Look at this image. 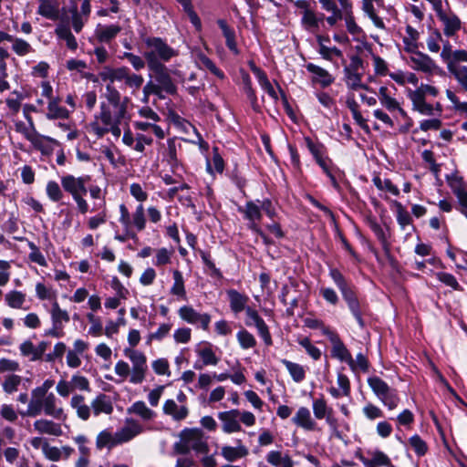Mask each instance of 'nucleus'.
Returning <instances> with one entry per match:
<instances>
[{
	"label": "nucleus",
	"mask_w": 467,
	"mask_h": 467,
	"mask_svg": "<svg viewBox=\"0 0 467 467\" xmlns=\"http://www.w3.org/2000/svg\"><path fill=\"white\" fill-rule=\"evenodd\" d=\"M53 386V379H46L41 386L32 389L27 410L21 414L27 417H36L44 412L47 416L56 420H66L63 408L57 405V397L54 393L48 392Z\"/></svg>",
	"instance_id": "f257e3e1"
},
{
	"label": "nucleus",
	"mask_w": 467,
	"mask_h": 467,
	"mask_svg": "<svg viewBox=\"0 0 467 467\" xmlns=\"http://www.w3.org/2000/svg\"><path fill=\"white\" fill-rule=\"evenodd\" d=\"M180 441L173 444L174 454H188L191 450L197 453H207L209 446L202 430L199 428H185L180 434Z\"/></svg>",
	"instance_id": "f03ea898"
},
{
	"label": "nucleus",
	"mask_w": 467,
	"mask_h": 467,
	"mask_svg": "<svg viewBox=\"0 0 467 467\" xmlns=\"http://www.w3.org/2000/svg\"><path fill=\"white\" fill-rule=\"evenodd\" d=\"M147 50L143 57L147 66L164 64L177 55V52L171 47L161 37H146L144 39Z\"/></svg>",
	"instance_id": "7ed1b4c3"
},
{
	"label": "nucleus",
	"mask_w": 467,
	"mask_h": 467,
	"mask_svg": "<svg viewBox=\"0 0 467 467\" xmlns=\"http://www.w3.org/2000/svg\"><path fill=\"white\" fill-rule=\"evenodd\" d=\"M368 384L374 394L386 407H388L389 410H394L398 407L400 398L397 390L391 389L387 382L379 377L373 376L368 379Z\"/></svg>",
	"instance_id": "20e7f679"
},
{
	"label": "nucleus",
	"mask_w": 467,
	"mask_h": 467,
	"mask_svg": "<svg viewBox=\"0 0 467 467\" xmlns=\"http://www.w3.org/2000/svg\"><path fill=\"white\" fill-rule=\"evenodd\" d=\"M150 71V80H153L154 86L159 88L161 94L163 92L174 95L177 87L174 84L168 67L164 64L147 66Z\"/></svg>",
	"instance_id": "39448f33"
},
{
	"label": "nucleus",
	"mask_w": 467,
	"mask_h": 467,
	"mask_svg": "<svg viewBox=\"0 0 467 467\" xmlns=\"http://www.w3.org/2000/svg\"><path fill=\"white\" fill-rule=\"evenodd\" d=\"M124 353L125 356L129 358L132 363L130 382L133 384L141 383L145 379V374L148 369L145 355L140 351L130 348H126Z\"/></svg>",
	"instance_id": "423d86ee"
},
{
	"label": "nucleus",
	"mask_w": 467,
	"mask_h": 467,
	"mask_svg": "<svg viewBox=\"0 0 467 467\" xmlns=\"http://www.w3.org/2000/svg\"><path fill=\"white\" fill-rule=\"evenodd\" d=\"M104 125L109 126V132L119 138L121 134L120 124L125 117H120L119 114H113L109 105L101 103L100 113L98 117Z\"/></svg>",
	"instance_id": "0eeeda50"
},
{
	"label": "nucleus",
	"mask_w": 467,
	"mask_h": 467,
	"mask_svg": "<svg viewBox=\"0 0 467 467\" xmlns=\"http://www.w3.org/2000/svg\"><path fill=\"white\" fill-rule=\"evenodd\" d=\"M179 317L185 322L197 325L200 324L203 330L209 328L211 322V316L209 314H201L197 312L193 307L189 306H183L178 310Z\"/></svg>",
	"instance_id": "6e6552de"
},
{
	"label": "nucleus",
	"mask_w": 467,
	"mask_h": 467,
	"mask_svg": "<svg viewBox=\"0 0 467 467\" xmlns=\"http://www.w3.org/2000/svg\"><path fill=\"white\" fill-rule=\"evenodd\" d=\"M325 335L332 344V355L339 360L347 362L349 367H353L354 359L339 336L332 330H326Z\"/></svg>",
	"instance_id": "1a4fd4ad"
},
{
	"label": "nucleus",
	"mask_w": 467,
	"mask_h": 467,
	"mask_svg": "<svg viewBox=\"0 0 467 467\" xmlns=\"http://www.w3.org/2000/svg\"><path fill=\"white\" fill-rule=\"evenodd\" d=\"M245 314L247 317L245 324L249 327L253 325L255 326L259 336L263 338L265 345H272L273 341L268 327L264 319L259 316L258 312L249 306L246 308Z\"/></svg>",
	"instance_id": "9d476101"
},
{
	"label": "nucleus",
	"mask_w": 467,
	"mask_h": 467,
	"mask_svg": "<svg viewBox=\"0 0 467 467\" xmlns=\"http://www.w3.org/2000/svg\"><path fill=\"white\" fill-rule=\"evenodd\" d=\"M89 179L90 178L88 175L78 178L73 175H66L61 178V184L63 189L69 192L73 197L78 194L87 193L88 190L86 184Z\"/></svg>",
	"instance_id": "9b49d317"
},
{
	"label": "nucleus",
	"mask_w": 467,
	"mask_h": 467,
	"mask_svg": "<svg viewBox=\"0 0 467 467\" xmlns=\"http://www.w3.org/2000/svg\"><path fill=\"white\" fill-rule=\"evenodd\" d=\"M340 292L359 327H364L365 322L362 318L363 311L353 287L350 285H348L344 288L340 289Z\"/></svg>",
	"instance_id": "f8f14e48"
},
{
	"label": "nucleus",
	"mask_w": 467,
	"mask_h": 467,
	"mask_svg": "<svg viewBox=\"0 0 467 467\" xmlns=\"http://www.w3.org/2000/svg\"><path fill=\"white\" fill-rule=\"evenodd\" d=\"M105 98L107 99L109 105L114 109L113 114H119L120 117H125L127 114L126 102L128 98L124 99V102H120L121 96L119 90L111 84L106 86Z\"/></svg>",
	"instance_id": "ddd939ff"
},
{
	"label": "nucleus",
	"mask_w": 467,
	"mask_h": 467,
	"mask_svg": "<svg viewBox=\"0 0 467 467\" xmlns=\"http://www.w3.org/2000/svg\"><path fill=\"white\" fill-rule=\"evenodd\" d=\"M238 212L243 213L244 219L249 222V228L251 230H257V227H259L257 222L262 219L260 205L256 204L254 202L249 201L244 207H239Z\"/></svg>",
	"instance_id": "4468645a"
},
{
	"label": "nucleus",
	"mask_w": 467,
	"mask_h": 467,
	"mask_svg": "<svg viewBox=\"0 0 467 467\" xmlns=\"http://www.w3.org/2000/svg\"><path fill=\"white\" fill-rule=\"evenodd\" d=\"M142 431V427L133 420H127V424L116 433V440L119 444L130 441Z\"/></svg>",
	"instance_id": "2eb2a0df"
},
{
	"label": "nucleus",
	"mask_w": 467,
	"mask_h": 467,
	"mask_svg": "<svg viewBox=\"0 0 467 467\" xmlns=\"http://www.w3.org/2000/svg\"><path fill=\"white\" fill-rule=\"evenodd\" d=\"M291 420L296 426L308 431H315L317 428V422L306 407L298 408Z\"/></svg>",
	"instance_id": "dca6fc26"
},
{
	"label": "nucleus",
	"mask_w": 467,
	"mask_h": 467,
	"mask_svg": "<svg viewBox=\"0 0 467 467\" xmlns=\"http://www.w3.org/2000/svg\"><path fill=\"white\" fill-rule=\"evenodd\" d=\"M240 411L232 410L219 413V419L223 422V430L226 433L236 432L241 431L242 427L237 420Z\"/></svg>",
	"instance_id": "f3484780"
},
{
	"label": "nucleus",
	"mask_w": 467,
	"mask_h": 467,
	"mask_svg": "<svg viewBox=\"0 0 467 467\" xmlns=\"http://www.w3.org/2000/svg\"><path fill=\"white\" fill-rule=\"evenodd\" d=\"M121 31V26L119 25H98L95 29V36L100 43H109L114 39Z\"/></svg>",
	"instance_id": "a211bd4d"
},
{
	"label": "nucleus",
	"mask_w": 467,
	"mask_h": 467,
	"mask_svg": "<svg viewBox=\"0 0 467 467\" xmlns=\"http://www.w3.org/2000/svg\"><path fill=\"white\" fill-rule=\"evenodd\" d=\"M227 296L230 302L231 310L234 314L242 311H246L249 297L244 294L239 293L235 289L227 290Z\"/></svg>",
	"instance_id": "6ab92c4d"
},
{
	"label": "nucleus",
	"mask_w": 467,
	"mask_h": 467,
	"mask_svg": "<svg viewBox=\"0 0 467 467\" xmlns=\"http://www.w3.org/2000/svg\"><path fill=\"white\" fill-rule=\"evenodd\" d=\"M344 4L345 6L342 8V13L344 14L342 19L345 21L347 30L351 35H359L362 32V29L356 23L352 1L349 3L344 2Z\"/></svg>",
	"instance_id": "aec40b11"
},
{
	"label": "nucleus",
	"mask_w": 467,
	"mask_h": 467,
	"mask_svg": "<svg viewBox=\"0 0 467 467\" xmlns=\"http://www.w3.org/2000/svg\"><path fill=\"white\" fill-rule=\"evenodd\" d=\"M410 61L413 63L414 69L425 73H431L436 67L435 62L422 52H415V55L410 57Z\"/></svg>",
	"instance_id": "412c9836"
},
{
	"label": "nucleus",
	"mask_w": 467,
	"mask_h": 467,
	"mask_svg": "<svg viewBox=\"0 0 467 467\" xmlns=\"http://www.w3.org/2000/svg\"><path fill=\"white\" fill-rule=\"evenodd\" d=\"M410 99L412 101L413 109L422 115L431 116L433 114V106L427 103L421 90L410 91Z\"/></svg>",
	"instance_id": "4be33fe9"
},
{
	"label": "nucleus",
	"mask_w": 467,
	"mask_h": 467,
	"mask_svg": "<svg viewBox=\"0 0 467 467\" xmlns=\"http://www.w3.org/2000/svg\"><path fill=\"white\" fill-rule=\"evenodd\" d=\"M34 429L40 434H48L53 436L62 435L60 424L50 420L40 419L34 422Z\"/></svg>",
	"instance_id": "5701e85b"
},
{
	"label": "nucleus",
	"mask_w": 467,
	"mask_h": 467,
	"mask_svg": "<svg viewBox=\"0 0 467 467\" xmlns=\"http://www.w3.org/2000/svg\"><path fill=\"white\" fill-rule=\"evenodd\" d=\"M91 409L95 416H98L100 413L111 414L113 411V405L110 398L101 393L92 400Z\"/></svg>",
	"instance_id": "b1692460"
},
{
	"label": "nucleus",
	"mask_w": 467,
	"mask_h": 467,
	"mask_svg": "<svg viewBox=\"0 0 467 467\" xmlns=\"http://www.w3.org/2000/svg\"><path fill=\"white\" fill-rule=\"evenodd\" d=\"M306 67L308 72L315 75L313 80L319 82L322 87H328L334 82V78L325 68L313 63H308Z\"/></svg>",
	"instance_id": "393cba45"
},
{
	"label": "nucleus",
	"mask_w": 467,
	"mask_h": 467,
	"mask_svg": "<svg viewBox=\"0 0 467 467\" xmlns=\"http://www.w3.org/2000/svg\"><path fill=\"white\" fill-rule=\"evenodd\" d=\"M248 453V449L242 444L241 441H238V445L236 447L223 446L221 450L222 456L227 462H234L238 459L247 456Z\"/></svg>",
	"instance_id": "a878e982"
},
{
	"label": "nucleus",
	"mask_w": 467,
	"mask_h": 467,
	"mask_svg": "<svg viewBox=\"0 0 467 467\" xmlns=\"http://www.w3.org/2000/svg\"><path fill=\"white\" fill-rule=\"evenodd\" d=\"M439 19L442 22L444 28L443 33L447 36H453L457 31L461 29V20L453 13H445Z\"/></svg>",
	"instance_id": "bb28decb"
},
{
	"label": "nucleus",
	"mask_w": 467,
	"mask_h": 467,
	"mask_svg": "<svg viewBox=\"0 0 467 467\" xmlns=\"http://www.w3.org/2000/svg\"><path fill=\"white\" fill-rule=\"evenodd\" d=\"M163 412L180 421L188 416L189 410L185 406L179 407L173 400H167L163 404Z\"/></svg>",
	"instance_id": "cd10ccee"
},
{
	"label": "nucleus",
	"mask_w": 467,
	"mask_h": 467,
	"mask_svg": "<svg viewBox=\"0 0 467 467\" xmlns=\"http://www.w3.org/2000/svg\"><path fill=\"white\" fill-rule=\"evenodd\" d=\"M70 406L76 410L77 415L82 420H88L90 417L91 406L85 403L82 395L76 394L70 400Z\"/></svg>",
	"instance_id": "c85d7f7f"
},
{
	"label": "nucleus",
	"mask_w": 467,
	"mask_h": 467,
	"mask_svg": "<svg viewBox=\"0 0 467 467\" xmlns=\"http://www.w3.org/2000/svg\"><path fill=\"white\" fill-rule=\"evenodd\" d=\"M59 103V98L51 99V100L48 101L47 113L46 114L47 119L52 120L68 118V110L66 108L61 107Z\"/></svg>",
	"instance_id": "c756f323"
},
{
	"label": "nucleus",
	"mask_w": 467,
	"mask_h": 467,
	"mask_svg": "<svg viewBox=\"0 0 467 467\" xmlns=\"http://www.w3.org/2000/svg\"><path fill=\"white\" fill-rule=\"evenodd\" d=\"M317 40L319 46L318 53L324 59L332 60V57L335 56L337 57H342V52L336 47H328L324 44V41L330 42L329 36H317Z\"/></svg>",
	"instance_id": "7c9ffc66"
},
{
	"label": "nucleus",
	"mask_w": 467,
	"mask_h": 467,
	"mask_svg": "<svg viewBox=\"0 0 467 467\" xmlns=\"http://www.w3.org/2000/svg\"><path fill=\"white\" fill-rule=\"evenodd\" d=\"M217 24H218L219 27L221 28L223 36L225 37L226 47L231 51H233L234 54H238L239 51H238L237 45H236V42H235V33H234V30L233 28H231L227 25V23L224 20H223V19H219Z\"/></svg>",
	"instance_id": "2f4dec72"
},
{
	"label": "nucleus",
	"mask_w": 467,
	"mask_h": 467,
	"mask_svg": "<svg viewBox=\"0 0 467 467\" xmlns=\"http://www.w3.org/2000/svg\"><path fill=\"white\" fill-rule=\"evenodd\" d=\"M374 4L375 1H361V10L368 16L376 27L385 29V24L382 18L377 15Z\"/></svg>",
	"instance_id": "473e14b6"
},
{
	"label": "nucleus",
	"mask_w": 467,
	"mask_h": 467,
	"mask_svg": "<svg viewBox=\"0 0 467 467\" xmlns=\"http://www.w3.org/2000/svg\"><path fill=\"white\" fill-rule=\"evenodd\" d=\"M448 71L454 77L462 88L467 91V67L451 63Z\"/></svg>",
	"instance_id": "72a5a7b5"
},
{
	"label": "nucleus",
	"mask_w": 467,
	"mask_h": 467,
	"mask_svg": "<svg viewBox=\"0 0 467 467\" xmlns=\"http://www.w3.org/2000/svg\"><path fill=\"white\" fill-rule=\"evenodd\" d=\"M346 84L351 89L362 88L369 90L367 85L362 84L361 75L358 72H354L352 69H344Z\"/></svg>",
	"instance_id": "f704fd0d"
},
{
	"label": "nucleus",
	"mask_w": 467,
	"mask_h": 467,
	"mask_svg": "<svg viewBox=\"0 0 467 467\" xmlns=\"http://www.w3.org/2000/svg\"><path fill=\"white\" fill-rule=\"evenodd\" d=\"M118 445L115 434H111L109 431L104 430L100 431L96 439V446L99 450L107 447L108 449H111Z\"/></svg>",
	"instance_id": "c9c22d12"
},
{
	"label": "nucleus",
	"mask_w": 467,
	"mask_h": 467,
	"mask_svg": "<svg viewBox=\"0 0 467 467\" xmlns=\"http://www.w3.org/2000/svg\"><path fill=\"white\" fill-rule=\"evenodd\" d=\"M314 416L317 420H323L333 409L328 407L323 396L315 399L312 402Z\"/></svg>",
	"instance_id": "e433bc0d"
},
{
	"label": "nucleus",
	"mask_w": 467,
	"mask_h": 467,
	"mask_svg": "<svg viewBox=\"0 0 467 467\" xmlns=\"http://www.w3.org/2000/svg\"><path fill=\"white\" fill-rule=\"evenodd\" d=\"M282 363L285 366L292 379L296 382H301L304 380L306 377V371L303 366L286 359L282 360Z\"/></svg>",
	"instance_id": "4c0bfd02"
},
{
	"label": "nucleus",
	"mask_w": 467,
	"mask_h": 467,
	"mask_svg": "<svg viewBox=\"0 0 467 467\" xmlns=\"http://www.w3.org/2000/svg\"><path fill=\"white\" fill-rule=\"evenodd\" d=\"M33 146L40 150L42 153H47L49 150H51V148L48 147L45 141H48V142H52V143H55V144H57V141L51 138V137H48V136H44V135H41L39 134L38 132L36 134H35L29 140Z\"/></svg>",
	"instance_id": "58836bf2"
},
{
	"label": "nucleus",
	"mask_w": 467,
	"mask_h": 467,
	"mask_svg": "<svg viewBox=\"0 0 467 467\" xmlns=\"http://www.w3.org/2000/svg\"><path fill=\"white\" fill-rule=\"evenodd\" d=\"M56 34L59 38L66 41L67 46L69 49L75 50L78 47L77 40L67 26H57L56 28Z\"/></svg>",
	"instance_id": "ea45409f"
},
{
	"label": "nucleus",
	"mask_w": 467,
	"mask_h": 467,
	"mask_svg": "<svg viewBox=\"0 0 467 467\" xmlns=\"http://www.w3.org/2000/svg\"><path fill=\"white\" fill-rule=\"evenodd\" d=\"M173 279L174 283L173 285L171 288V294L185 298L186 297V291L184 287V280L182 273L179 270L173 271Z\"/></svg>",
	"instance_id": "a19ab883"
},
{
	"label": "nucleus",
	"mask_w": 467,
	"mask_h": 467,
	"mask_svg": "<svg viewBox=\"0 0 467 467\" xmlns=\"http://www.w3.org/2000/svg\"><path fill=\"white\" fill-rule=\"evenodd\" d=\"M22 378L16 374H8L4 378L2 383L3 390L7 394L16 392L21 384Z\"/></svg>",
	"instance_id": "79ce46f5"
},
{
	"label": "nucleus",
	"mask_w": 467,
	"mask_h": 467,
	"mask_svg": "<svg viewBox=\"0 0 467 467\" xmlns=\"http://www.w3.org/2000/svg\"><path fill=\"white\" fill-rule=\"evenodd\" d=\"M51 316H52L53 326L55 327H59L62 321H64V322L69 321V316H68L67 312L65 310H62L59 307V305L57 304V302H54L52 305Z\"/></svg>",
	"instance_id": "37998d69"
},
{
	"label": "nucleus",
	"mask_w": 467,
	"mask_h": 467,
	"mask_svg": "<svg viewBox=\"0 0 467 467\" xmlns=\"http://www.w3.org/2000/svg\"><path fill=\"white\" fill-rule=\"evenodd\" d=\"M129 411L139 415L145 420H149L154 416V412L149 409L143 401L135 402L131 408L129 409Z\"/></svg>",
	"instance_id": "c03bdc74"
},
{
	"label": "nucleus",
	"mask_w": 467,
	"mask_h": 467,
	"mask_svg": "<svg viewBox=\"0 0 467 467\" xmlns=\"http://www.w3.org/2000/svg\"><path fill=\"white\" fill-rule=\"evenodd\" d=\"M243 84H244V90L246 94L248 99L251 102V105L254 110H257L258 105H257V98L255 95L254 90L252 88V81L248 74H244L243 76Z\"/></svg>",
	"instance_id": "a18cd8bd"
},
{
	"label": "nucleus",
	"mask_w": 467,
	"mask_h": 467,
	"mask_svg": "<svg viewBox=\"0 0 467 467\" xmlns=\"http://www.w3.org/2000/svg\"><path fill=\"white\" fill-rule=\"evenodd\" d=\"M25 300L26 296L19 291H11L5 295V301L12 308H21Z\"/></svg>",
	"instance_id": "49530a36"
},
{
	"label": "nucleus",
	"mask_w": 467,
	"mask_h": 467,
	"mask_svg": "<svg viewBox=\"0 0 467 467\" xmlns=\"http://www.w3.org/2000/svg\"><path fill=\"white\" fill-rule=\"evenodd\" d=\"M236 337L243 348H251L256 345L254 337L245 329L240 330Z\"/></svg>",
	"instance_id": "de8ad7c7"
},
{
	"label": "nucleus",
	"mask_w": 467,
	"mask_h": 467,
	"mask_svg": "<svg viewBox=\"0 0 467 467\" xmlns=\"http://www.w3.org/2000/svg\"><path fill=\"white\" fill-rule=\"evenodd\" d=\"M198 355L202 360L203 365H216L219 361V358L215 356L214 352L210 347L203 348L199 349Z\"/></svg>",
	"instance_id": "09e8293b"
},
{
	"label": "nucleus",
	"mask_w": 467,
	"mask_h": 467,
	"mask_svg": "<svg viewBox=\"0 0 467 467\" xmlns=\"http://www.w3.org/2000/svg\"><path fill=\"white\" fill-rule=\"evenodd\" d=\"M373 182L379 190L386 189L395 196L400 194V191L397 186H395L389 179L382 181L379 176H376L373 178Z\"/></svg>",
	"instance_id": "8fccbe9b"
},
{
	"label": "nucleus",
	"mask_w": 467,
	"mask_h": 467,
	"mask_svg": "<svg viewBox=\"0 0 467 467\" xmlns=\"http://www.w3.org/2000/svg\"><path fill=\"white\" fill-rule=\"evenodd\" d=\"M47 194L53 202H59L63 197V192L57 182L50 181L47 184Z\"/></svg>",
	"instance_id": "3c124183"
},
{
	"label": "nucleus",
	"mask_w": 467,
	"mask_h": 467,
	"mask_svg": "<svg viewBox=\"0 0 467 467\" xmlns=\"http://www.w3.org/2000/svg\"><path fill=\"white\" fill-rule=\"evenodd\" d=\"M11 42L13 43L12 49L18 56H25L32 50L30 44L24 39L13 37V41Z\"/></svg>",
	"instance_id": "603ef678"
},
{
	"label": "nucleus",
	"mask_w": 467,
	"mask_h": 467,
	"mask_svg": "<svg viewBox=\"0 0 467 467\" xmlns=\"http://www.w3.org/2000/svg\"><path fill=\"white\" fill-rule=\"evenodd\" d=\"M436 276L439 281L454 290H462L453 275L445 272H439L436 274Z\"/></svg>",
	"instance_id": "864d4df0"
},
{
	"label": "nucleus",
	"mask_w": 467,
	"mask_h": 467,
	"mask_svg": "<svg viewBox=\"0 0 467 467\" xmlns=\"http://www.w3.org/2000/svg\"><path fill=\"white\" fill-rule=\"evenodd\" d=\"M143 82L144 78L141 75H137L130 72L124 83L126 87L132 89V93H135L137 90L140 88Z\"/></svg>",
	"instance_id": "5fc2aeb1"
},
{
	"label": "nucleus",
	"mask_w": 467,
	"mask_h": 467,
	"mask_svg": "<svg viewBox=\"0 0 467 467\" xmlns=\"http://www.w3.org/2000/svg\"><path fill=\"white\" fill-rule=\"evenodd\" d=\"M142 92H143L142 102H144V103L149 102V98L152 94L156 95L161 99H164V95L161 94L159 91V88L154 86L153 80H149L146 83V85L143 87Z\"/></svg>",
	"instance_id": "6e6d98bb"
},
{
	"label": "nucleus",
	"mask_w": 467,
	"mask_h": 467,
	"mask_svg": "<svg viewBox=\"0 0 467 467\" xmlns=\"http://www.w3.org/2000/svg\"><path fill=\"white\" fill-rule=\"evenodd\" d=\"M131 223L135 225L138 231H142L145 228V216H144V208L142 204H140L135 213L132 215Z\"/></svg>",
	"instance_id": "4d7b16f0"
},
{
	"label": "nucleus",
	"mask_w": 467,
	"mask_h": 467,
	"mask_svg": "<svg viewBox=\"0 0 467 467\" xmlns=\"http://www.w3.org/2000/svg\"><path fill=\"white\" fill-rule=\"evenodd\" d=\"M410 444L419 456H422L427 452L428 447L426 442L417 434L410 437Z\"/></svg>",
	"instance_id": "13d9d810"
},
{
	"label": "nucleus",
	"mask_w": 467,
	"mask_h": 467,
	"mask_svg": "<svg viewBox=\"0 0 467 467\" xmlns=\"http://www.w3.org/2000/svg\"><path fill=\"white\" fill-rule=\"evenodd\" d=\"M122 57L128 59L133 68L138 71L144 68L145 64H147L146 59L144 60L140 56L130 52H124Z\"/></svg>",
	"instance_id": "bf43d9fd"
},
{
	"label": "nucleus",
	"mask_w": 467,
	"mask_h": 467,
	"mask_svg": "<svg viewBox=\"0 0 467 467\" xmlns=\"http://www.w3.org/2000/svg\"><path fill=\"white\" fill-rule=\"evenodd\" d=\"M397 221L402 229L411 223L410 213L399 202H397Z\"/></svg>",
	"instance_id": "052dcab7"
},
{
	"label": "nucleus",
	"mask_w": 467,
	"mask_h": 467,
	"mask_svg": "<svg viewBox=\"0 0 467 467\" xmlns=\"http://www.w3.org/2000/svg\"><path fill=\"white\" fill-rule=\"evenodd\" d=\"M302 23L310 30L318 28V19L315 13L309 9L305 10Z\"/></svg>",
	"instance_id": "680f3d73"
},
{
	"label": "nucleus",
	"mask_w": 467,
	"mask_h": 467,
	"mask_svg": "<svg viewBox=\"0 0 467 467\" xmlns=\"http://www.w3.org/2000/svg\"><path fill=\"white\" fill-rule=\"evenodd\" d=\"M351 0H318L321 7L325 11H336L343 8L345 5L344 2L349 3Z\"/></svg>",
	"instance_id": "e2e57ef3"
},
{
	"label": "nucleus",
	"mask_w": 467,
	"mask_h": 467,
	"mask_svg": "<svg viewBox=\"0 0 467 467\" xmlns=\"http://www.w3.org/2000/svg\"><path fill=\"white\" fill-rule=\"evenodd\" d=\"M70 383L72 384V389H79V390H88L89 389V382L88 379L84 376L74 375L71 378Z\"/></svg>",
	"instance_id": "0e129e2a"
},
{
	"label": "nucleus",
	"mask_w": 467,
	"mask_h": 467,
	"mask_svg": "<svg viewBox=\"0 0 467 467\" xmlns=\"http://www.w3.org/2000/svg\"><path fill=\"white\" fill-rule=\"evenodd\" d=\"M16 130L21 134H23L25 136V138L27 140H30V139L37 133V131L36 130V128L35 126H31V125H26L24 122L22 121H18L16 123Z\"/></svg>",
	"instance_id": "69168bd1"
},
{
	"label": "nucleus",
	"mask_w": 467,
	"mask_h": 467,
	"mask_svg": "<svg viewBox=\"0 0 467 467\" xmlns=\"http://www.w3.org/2000/svg\"><path fill=\"white\" fill-rule=\"evenodd\" d=\"M200 62L201 64L206 67L207 69H209L213 75H215L216 77L220 78H224V74L223 73V71H221L216 66L215 64L209 58L207 57L206 56H201L200 57Z\"/></svg>",
	"instance_id": "338daca9"
},
{
	"label": "nucleus",
	"mask_w": 467,
	"mask_h": 467,
	"mask_svg": "<svg viewBox=\"0 0 467 467\" xmlns=\"http://www.w3.org/2000/svg\"><path fill=\"white\" fill-rule=\"evenodd\" d=\"M376 466H390V459L381 451H375L372 452L370 459Z\"/></svg>",
	"instance_id": "774afa93"
}]
</instances>
